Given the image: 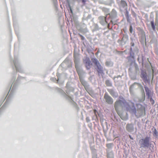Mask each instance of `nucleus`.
I'll use <instances>...</instances> for the list:
<instances>
[{"label":"nucleus","instance_id":"f257e3e1","mask_svg":"<svg viewBox=\"0 0 158 158\" xmlns=\"http://www.w3.org/2000/svg\"><path fill=\"white\" fill-rule=\"evenodd\" d=\"M120 107L122 108L124 107L126 108L127 110L131 111L135 114L136 113V110L133 103L131 102L127 103L124 100L122 101L119 99L115 102L114 107L116 110H117L118 108Z\"/></svg>","mask_w":158,"mask_h":158},{"label":"nucleus","instance_id":"f03ea898","mask_svg":"<svg viewBox=\"0 0 158 158\" xmlns=\"http://www.w3.org/2000/svg\"><path fill=\"white\" fill-rule=\"evenodd\" d=\"M150 138L146 137L144 139H141L139 141L140 147H148L149 145Z\"/></svg>","mask_w":158,"mask_h":158},{"label":"nucleus","instance_id":"7ed1b4c3","mask_svg":"<svg viewBox=\"0 0 158 158\" xmlns=\"http://www.w3.org/2000/svg\"><path fill=\"white\" fill-rule=\"evenodd\" d=\"M91 60L92 62L97 66L98 69V72L101 73L102 71V67L96 58H92Z\"/></svg>","mask_w":158,"mask_h":158},{"label":"nucleus","instance_id":"20e7f679","mask_svg":"<svg viewBox=\"0 0 158 158\" xmlns=\"http://www.w3.org/2000/svg\"><path fill=\"white\" fill-rule=\"evenodd\" d=\"M73 57L74 59V61L75 64V67L76 69L78 75H79V68L78 61V54H76L75 53V50L74 51Z\"/></svg>","mask_w":158,"mask_h":158},{"label":"nucleus","instance_id":"39448f33","mask_svg":"<svg viewBox=\"0 0 158 158\" xmlns=\"http://www.w3.org/2000/svg\"><path fill=\"white\" fill-rule=\"evenodd\" d=\"M85 66L87 69H89L92 65L91 61L89 58H86L84 61Z\"/></svg>","mask_w":158,"mask_h":158},{"label":"nucleus","instance_id":"423d86ee","mask_svg":"<svg viewBox=\"0 0 158 158\" xmlns=\"http://www.w3.org/2000/svg\"><path fill=\"white\" fill-rule=\"evenodd\" d=\"M145 89L146 94L148 96V99H152V96L153 94V92L150 91L147 87H145Z\"/></svg>","mask_w":158,"mask_h":158},{"label":"nucleus","instance_id":"0eeeda50","mask_svg":"<svg viewBox=\"0 0 158 158\" xmlns=\"http://www.w3.org/2000/svg\"><path fill=\"white\" fill-rule=\"evenodd\" d=\"M126 129L129 132H132L133 131L134 127L133 124H127L126 125Z\"/></svg>","mask_w":158,"mask_h":158},{"label":"nucleus","instance_id":"6e6552de","mask_svg":"<svg viewBox=\"0 0 158 158\" xmlns=\"http://www.w3.org/2000/svg\"><path fill=\"white\" fill-rule=\"evenodd\" d=\"M137 106L139 109H137V111L140 112V113H141L143 112H145V108L140 104H138Z\"/></svg>","mask_w":158,"mask_h":158},{"label":"nucleus","instance_id":"1a4fd4ad","mask_svg":"<svg viewBox=\"0 0 158 158\" xmlns=\"http://www.w3.org/2000/svg\"><path fill=\"white\" fill-rule=\"evenodd\" d=\"M151 24L152 26V29L154 31L156 30V24L155 25H154V22L153 21H151Z\"/></svg>","mask_w":158,"mask_h":158},{"label":"nucleus","instance_id":"9d476101","mask_svg":"<svg viewBox=\"0 0 158 158\" xmlns=\"http://www.w3.org/2000/svg\"><path fill=\"white\" fill-rule=\"evenodd\" d=\"M108 91L112 96H114L115 95V93L112 89H110L108 90Z\"/></svg>","mask_w":158,"mask_h":158},{"label":"nucleus","instance_id":"9b49d317","mask_svg":"<svg viewBox=\"0 0 158 158\" xmlns=\"http://www.w3.org/2000/svg\"><path fill=\"white\" fill-rule=\"evenodd\" d=\"M105 83L107 86H110L112 85L111 83L109 80H106L105 82Z\"/></svg>","mask_w":158,"mask_h":158},{"label":"nucleus","instance_id":"f8f14e48","mask_svg":"<svg viewBox=\"0 0 158 158\" xmlns=\"http://www.w3.org/2000/svg\"><path fill=\"white\" fill-rule=\"evenodd\" d=\"M121 4L123 7H125L127 6V4L126 2L124 1H121Z\"/></svg>","mask_w":158,"mask_h":158},{"label":"nucleus","instance_id":"ddd939ff","mask_svg":"<svg viewBox=\"0 0 158 158\" xmlns=\"http://www.w3.org/2000/svg\"><path fill=\"white\" fill-rule=\"evenodd\" d=\"M113 143H107L106 144V147L108 148H111L112 146L113 145Z\"/></svg>","mask_w":158,"mask_h":158},{"label":"nucleus","instance_id":"4468645a","mask_svg":"<svg viewBox=\"0 0 158 158\" xmlns=\"http://www.w3.org/2000/svg\"><path fill=\"white\" fill-rule=\"evenodd\" d=\"M104 99H110V97L107 93H105L104 96Z\"/></svg>","mask_w":158,"mask_h":158},{"label":"nucleus","instance_id":"2eb2a0df","mask_svg":"<svg viewBox=\"0 0 158 158\" xmlns=\"http://www.w3.org/2000/svg\"><path fill=\"white\" fill-rule=\"evenodd\" d=\"M106 102L110 104H112L113 102L112 99H106Z\"/></svg>","mask_w":158,"mask_h":158},{"label":"nucleus","instance_id":"dca6fc26","mask_svg":"<svg viewBox=\"0 0 158 158\" xmlns=\"http://www.w3.org/2000/svg\"><path fill=\"white\" fill-rule=\"evenodd\" d=\"M141 77L144 78H146V74L145 73H143L141 74Z\"/></svg>","mask_w":158,"mask_h":158},{"label":"nucleus","instance_id":"f3484780","mask_svg":"<svg viewBox=\"0 0 158 158\" xmlns=\"http://www.w3.org/2000/svg\"><path fill=\"white\" fill-rule=\"evenodd\" d=\"M129 31L130 33H132L133 31V29L132 26H131L130 27Z\"/></svg>","mask_w":158,"mask_h":158},{"label":"nucleus","instance_id":"a211bd4d","mask_svg":"<svg viewBox=\"0 0 158 158\" xmlns=\"http://www.w3.org/2000/svg\"><path fill=\"white\" fill-rule=\"evenodd\" d=\"M81 1L83 5H85V0H81Z\"/></svg>","mask_w":158,"mask_h":158},{"label":"nucleus","instance_id":"6ab92c4d","mask_svg":"<svg viewBox=\"0 0 158 158\" xmlns=\"http://www.w3.org/2000/svg\"><path fill=\"white\" fill-rule=\"evenodd\" d=\"M81 82L84 86L86 85V82H82L81 81Z\"/></svg>","mask_w":158,"mask_h":158},{"label":"nucleus","instance_id":"aec40b11","mask_svg":"<svg viewBox=\"0 0 158 158\" xmlns=\"http://www.w3.org/2000/svg\"><path fill=\"white\" fill-rule=\"evenodd\" d=\"M86 120L87 122H89L90 120L89 119V118L88 117H87L86 118Z\"/></svg>","mask_w":158,"mask_h":158},{"label":"nucleus","instance_id":"412c9836","mask_svg":"<svg viewBox=\"0 0 158 158\" xmlns=\"http://www.w3.org/2000/svg\"><path fill=\"white\" fill-rule=\"evenodd\" d=\"M150 102H152V104H154V101L153 99H150Z\"/></svg>","mask_w":158,"mask_h":158},{"label":"nucleus","instance_id":"4be33fe9","mask_svg":"<svg viewBox=\"0 0 158 158\" xmlns=\"http://www.w3.org/2000/svg\"><path fill=\"white\" fill-rule=\"evenodd\" d=\"M80 35V36L81 37V39L82 40H84V37H83V36L82 35Z\"/></svg>","mask_w":158,"mask_h":158},{"label":"nucleus","instance_id":"5701e85b","mask_svg":"<svg viewBox=\"0 0 158 158\" xmlns=\"http://www.w3.org/2000/svg\"><path fill=\"white\" fill-rule=\"evenodd\" d=\"M94 112L95 114H96V112H97V110H94Z\"/></svg>","mask_w":158,"mask_h":158},{"label":"nucleus","instance_id":"b1692460","mask_svg":"<svg viewBox=\"0 0 158 158\" xmlns=\"http://www.w3.org/2000/svg\"><path fill=\"white\" fill-rule=\"evenodd\" d=\"M130 138H131V139H133L131 138V136H130Z\"/></svg>","mask_w":158,"mask_h":158},{"label":"nucleus","instance_id":"393cba45","mask_svg":"<svg viewBox=\"0 0 158 158\" xmlns=\"http://www.w3.org/2000/svg\"><path fill=\"white\" fill-rule=\"evenodd\" d=\"M70 10H71V12H72V10H71V9H70Z\"/></svg>","mask_w":158,"mask_h":158},{"label":"nucleus","instance_id":"a878e982","mask_svg":"<svg viewBox=\"0 0 158 158\" xmlns=\"http://www.w3.org/2000/svg\"><path fill=\"white\" fill-rule=\"evenodd\" d=\"M105 20H106V17L104 18Z\"/></svg>","mask_w":158,"mask_h":158}]
</instances>
